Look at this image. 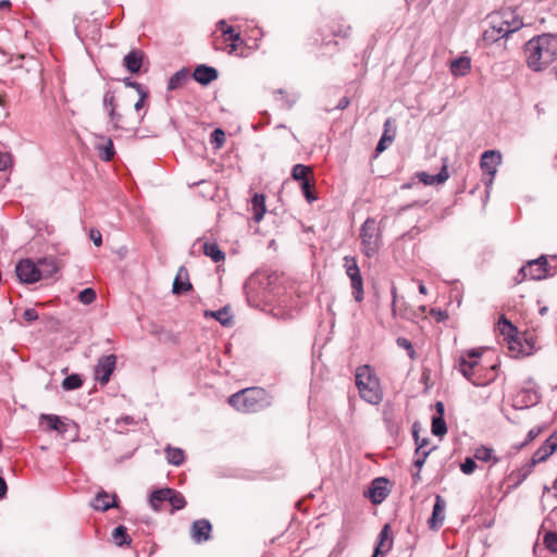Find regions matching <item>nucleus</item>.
<instances>
[{
	"instance_id": "nucleus-15",
	"label": "nucleus",
	"mask_w": 557,
	"mask_h": 557,
	"mask_svg": "<svg viewBox=\"0 0 557 557\" xmlns=\"http://www.w3.org/2000/svg\"><path fill=\"white\" fill-rule=\"evenodd\" d=\"M436 413L432 417L431 431L434 436L442 437L447 433V424L445 421V406L443 401H436L434 405Z\"/></svg>"
},
{
	"instance_id": "nucleus-52",
	"label": "nucleus",
	"mask_w": 557,
	"mask_h": 557,
	"mask_svg": "<svg viewBox=\"0 0 557 557\" xmlns=\"http://www.w3.org/2000/svg\"><path fill=\"white\" fill-rule=\"evenodd\" d=\"M544 444L547 445V447L550 448L553 451L557 449V430L549 435V437L544 442Z\"/></svg>"
},
{
	"instance_id": "nucleus-3",
	"label": "nucleus",
	"mask_w": 557,
	"mask_h": 557,
	"mask_svg": "<svg viewBox=\"0 0 557 557\" xmlns=\"http://www.w3.org/2000/svg\"><path fill=\"white\" fill-rule=\"evenodd\" d=\"M490 18L491 27L484 32L486 40H497L498 38L507 37L523 25L522 20L509 9L493 13L490 15Z\"/></svg>"
},
{
	"instance_id": "nucleus-36",
	"label": "nucleus",
	"mask_w": 557,
	"mask_h": 557,
	"mask_svg": "<svg viewBox=\"0 0 557 557\" xmlns=\"http://www.w3.org/2000/svg\"><path fill=\"white\" fill-rule=\"evenodd\" d=\"M112 537L117 546H123L124 544L131 543L127 529L124 525L116 527L112 533Z\"/></svg>"
},
{
	"instance_id": "nucleus-47",
	"label": "nucleus",
	"mask_w": 557,
	"mask_h": 557,
	"mask_svg": "<svg viewBox=\"0 0 557 557\" xmlns=\"http://www.w3.org/2000/svg\"><path fill=\"white\" fill-rule=\"evenodd\" d=\"M429 314L435 319L436 322L445 321L448 318V314L445 310H441L438 308H431L429 310Z\"/></svg>"
},
{
	"instance_id": "nucleus-54",
	"label": "nucleus",
	"mask_w": 557,
	"mask_h": 557,
	"mask_svg": "<svg viewBox=\"0 0 557 557\" xmlns=\"http://www.w3.org/2000/svg\"><path fill=\"white\" fill-rule=\"evenodd\" d=\"M113 100L114 97L110 92H107L103 98V103L106 108H110L111 114L113 113Z\"/></svg>"
},
{
	"instance_id": "nucleus-26",
	"label": "nucleus",
	"mask_w": 557,
	"mask_h": 557,
	"mask_svg": "<svg viewBox=\"0 0 557 557\" xmlns=\"http://www.w3.org/2000/svg\"><path fill=\"white\" fill-rule=\"evenodd\" d=\"M38 265L39 272H42L41 277H50L60 269V265L54 258L40 259Z\"/></svg>"
},
{
	"instance_id": "nucleus-24",
	"label": "nucleus",
	"mask_w": 557,
	"mask_h": 557,
	"mask_svg": "<svg viewBox=\"0 0 557 557\" xmlns=\"http://www.w3.org/2000/svg\"><path fill=\"white\" fill-rule=\"evenodd\" d=\"M115 506V496L109 495L106 492H99L92 502V507L101 511H106Z\"/></svg>"
},
{
	"instance_id": "nucleus-56",
	"label": "nucleus",
	"mask_w": 557,
	"mask_h": 557,
	"mask_svg": "<svg viewBox=\"0 0 557 557\" xmlns=\"http://www.w3.org/2000/svg\"><path fill=\"white\" fill-rule=\"evenodd\" d=\"M224 131L221 129V128H215L211 135H210V139H223L224 137Z\"/></svg>"
},
{
	"instance_id": "nucleus-51",
	"label": "nucleus",
	"mask_w": 557,
	"mask_h": 557,
	"mask_svg": "<svg viewBox=\"0 0 557 557\" xmlns=\"http://www.w3.org/2000/svg\"><path fill=\"white\" fill-rule=\"evenodd\" d=\"M89 236H90V239L92 240V243L95 244V246H97V247L101 246L102 236L98 230L91 228L89 232Z\"/></svg>"
},
{
	"instance_id": "nucleus-63",
	"label": "nucleus",
	"mask_w": 557,
	"mask_h": 557,
	"mask_svg": "<svg viewBox=\"0 0 557 557\" xmlns=\"http://www.w3.org/2000/svg\"><path fill=\"white\" fill-rule=\"evenodd\" d=\"M228 25L224 20L218 22L216 27L222 32V28H226Z\"/></svg>"
},
{
	"instance_id": "nucleus-4",
	"label": "nucleus",
	"mask_w": 557,
	"mask_h": 557,
	"mask_svg": "<svg viewBox=\"0 0 557 557\" xmlns=\"http://www.w3.org/2000/svg\"><path fill=\"white\" fill-rule=\"evenodd\" d=\"M356 384L360 397L369 404L376 405L383 398L382 388L374 371L369 366L357 369Z\"/></svg>"
},
{
	"instance_id": "nucleus-42",
	"label": "nucleus",
	"mask_w": 557,
	"mask_h": 557,
	"mask_svg": "<svg viewBox=\"0 0 557 557\" xmlns=\"http://www.w3.org/2000/svg\"><path fill=\"white\" fill-rule=\"evenodd\" d=\"M543 543L550 553H557V532H546L543 539Z\"/></svg>"
},
{
	"instance_id": "nucleus-2",
	"label": "nucleus",
	"mask_w": 557,
	"mask_h": 557,
	"mask_svg": "<svg viewBox=\"0 0 557 557\" xmlns=\"http://www.w3.org/2000/svg\"><path fill=\"white\" fill-rule=\"evenodd\" d=\"M481 352L471 349L462 354L458 360L460 373L474 386H485L496 380L499 364H493L488 370L480 366Z\"/></svg>"
},
{
	"instance_id": "nucleus-6",
	"label": "nucleus",
	"mask_w": 557,
	"mask_h": 557,
	"mask_svg": "<svg viewBox=\"0 0 557 557\" xmlns=\"http://www.w3.org/2000/svg\"><path fill=\"white\" fill-rule=\"evenodd\" d=\"M228 404L238 411L253 412L262 409L269 401L264 389L253 387L233 394L228 398Z\"/></svg>"
},
{
	"instance_id": "nucleus-58",
	"label": "nucleus",
	"mask_w": 557,
	"mask_h": 557,
	"mask_svg": "<svg viewBox=\"0 0 557 557\" xmlns=\"http://www.w3.org/2000/svg\"><path fill=\"white\" fill-rule=\"evenodd\" d=\"M139 95H140V97H139L138 101L135 103L136 111H139L144 107V100L147 96V92L143 91V92H139Z\"/></svg>"
},
{
	"instance_id": "nucleus-14",
	"label": "nucleus",
	"mask_w": 557,
	"mask_h": 557,
	"mask_svg": "<svg viewBox=\"0 0 557 557\" xmlns=\"http://www.w3.org/2000/svg\"><path fill=\"white\" fill-rule=\"evenodd\" d=\"M389 482L385 478H376L372 481L371 486L367 492V496L373 504H381L388 495Z\"/></svg>"
},
{
	"instance_id": "nucleus-57",
	"label": "nucleus",
	"mask_w": 557,
	"mask_h": 557,
	"mask_svg": "<svg viewBox=\"0 0 557 557\" xmlns=\"http://www.w3.org/2000/svg\"><path fill=\"white\" fill-rule=\"evenodd\" d=\"M389 141H377V146L375 148V157L387 149Z\"/></svg>"
},
{
	"instance_id": "nucleus-21",
	"label": "nucleus",
	"mask_w": 557,
	"mask_h": 557,
	"mask_svg": "<svg viewBox=\"0 0 557 557\" xmlns=\"http://www.w3.org/2000/svg\"><path fill=\"white\" fill-rule=\"evenodd\" d=\"M449 177L447 165L443 164L441 171L437 174H429L426 172H420V183L426 186L444 184Z\"/></svg>"
},
{
	"instance_id": "nucleus-40",
	"label": "nucleus",
	"mask_w": 557,
	"mask_h": 557,
	"mask_svg": "<svg viewBox=\"0 0 557 557\" xmlns=\"http://www.w3.org/2000/svg\"><path fill=\"white\" fill-rule=\"evenodd\" d=\"M83 381L78 374H72L66 376L62 382V388L65 391H73L79 388Z\"/></svg>"
},
{
	"instance_id": "nucleus-41",
	"label": "nucleus",
	"mask_w": 557,
	"mask_h": 557,
	"mask_svg": "<svg viewBox=\"0 0 557 557\" xmlns=\"http://www.w3.org/2000/svg\"><path fill=\"white\" fill-rule=\"evenodd\" d=\"M168 502L171 504L173 509L180 510L183 509L186 505V502L184 499V496L171 488V496L168 498Z\"/></svg>"
},
{
	"instance_id": "nucleus-50",
	"label": "nucleus",
	"mask_w": 557,
	"mask_h": 557,
	"mask_svg": "<svg viewBox=\"0 0 557 557\" xmlns=\"http://www.w3.org/2000/svg\"><path fill=\"white\" fill-rule=\"evenodd\" d=\"M12 164V158L9 153L0 152V171L5 170Z\"/></svg>"
},
{
	"instance_id": "nucleus-32",
	"label": "nucleus",
	"mask_w": 557,
	"mask_h": 557,
	"mask_svg": "<svg viewBox=\"0 0 557 557\" xmlns=\"http://www.w3.org/2000/svg\"><path fill=\"white\" fill-rule=\"evenodd\" d=\"M554 451L547 447L544 443L534 451L530 459L531 466H536L540 462L545 461Z\"/></svg>"
},
{
	"instance_id": "nucleus-33",
	"label": "nucleus",
	"mask_w": 557,
	"mask_h": 557,
	"mask_svg": "<svg viewBox=\"0 0 557 557\" xmlns=\"http://www.w3.org/2000/svg\"><path fill=\"white\" fill-rule=\"evenodd\" d=\"M166 459L171 465L180 466L184 462V451L181 448L168 446L165 448Z\"/></svg>"
},
{
	"instance_id": "nucleus-59",
	"label": "nucleus",
	"mask_w": 557,
	"mask_h": 557,
	"mask_svg": "<svg viewBox=\"0 0 557 557\" xmlns=\"http://www.w3.org/2000/svg\"><path fill=\"white\" fill-rule=\"evenodd\" d=\"M7 483L3 478L0 476V498H3L7 494Z\"/></svg>"
},
{
	"instance_id": "nucleus-12",
	"label": "nucleus",
	"mask_w": 557,
	"mask_h": 557,
	"mask_svg": "<svg viewBox=\"0 0 557 557\" xmlns=\"http://www.w3.org/2000/svg\"><path fill=\"white\" fill-rule=\"evenodd\" d=\"M116 357L114 355H107L99 358L95 367V380L102 385L110 381V376L115 369Z\"/></svg>"
},
{
	"instance_id": "nucleus-61",
	"label": "nucleus",
	"mask_w": 557,
	"mask_h": 557,
	"mask_svg": "<svg viewBox=\"0 0 557 557\" xmlns=\"http://www.w3.org/2000/svg\"><path fill=\"white\" fill-rule=\"evenodd\" d=\"M348 104H349V100H348V98L344 97V98H342V99L339 100V102H338V104H337V108H338V109H341V110H343V109L347 108V107H348Z\"/></svg>"
},
{
	"instance_id": "nucleus-1",
	"label": "nucleus",
	"mask_w": 557,
	"mask_h": 557,
	"mask_svg": "<svg viewBox=\"0 0 557 557\" xmlns=\"http://www.w3.org/2000/svg\"><path fill=\"white\" fill-rule=\"evenodd\" d=\"M525 62L533 72H543L557 59V37L552 34L534 36L524 45Z\"/></svg>"
},
{
	"instance_id": "nucleus-48",
	"label": "nucleus",
	"mask_w": 557,
	"mask_h": 557,
	"mask_svg": "<svg viewBox=\"0 0 557 557\" xmlns=\"http://www.w3.org/2000/svg\"><path fill=\"white\" fill-rule=\"evenodd\" d=\"M300 186H301V190L304 193V196L306 197L308 202H312V201H314L317 199V197L311 191V185H310L309 181H306V182L301 183Z\"/></svg>"
},
{
	"instance_id": "nucleus-13",
	"label": "nucleus",
	"mask_w": 557,
	"mask_h": 557,
	"mask_svg": "<svg viewBox=\"0 0 557 557\" xmlns=\"http://www.w3.org/2000/svg\"><path fill=\"white\" fill-rule=\"evenodd\" d=\"M541 399L540 393L534 387H523L513 400L516 409H527L535 406Z\"/></svg>"
},
{
	"instance_id": "nucleus-19",
	"label": "nucleus",
	"mask_w": 557,
	"mask_h": 557,
	"mask_svg": "<svg viewBox=\"0 0 557 557\" xmlns=\"http://www.w3.org/2000/svg\"><path fill=\"white\" fill-rule=\"evenodd\" d=\"M191 289V284L189 282V276L186 268L181 267L177 271V274L174 278L172 285V292L175 295H181Z\"/></svg>"
},
{
	"instance_id": "nucleus-53",
	"label": "nucleus",
	"mask_w": 557,
	"mask_h": 557,
	"mask_svg": "<svg viewBox=\"0 0 557 557\" xmlns=\"http://www.w3.org/2000/svg\"><path fill=\"white\" fill-rule=\"evenodd\" d=\"M23 317L26 321L33 322L38 319V313L35 309L28 308L24 311Z\"/></svg>"
},
{
	"instance_id": "nucleus-30",
	"label": "nucleus",
	"mask_w": 557,
	"mask_h": 557,
	"mask_svg": "<svg viewBox=\"0 0 557 557\" xmlns=\"http://www.w3.org/2000/svg\"><path fill=\"white\" fill-rule=\"evenodd\" d=\"M171 496V488H161L158 491H154L149 499L150 506L154 510H159L160 506L163 502L168 500V498Z\"/></svg>"
},
{
	"instance_id": "nucleus-35",
	"label": "nucleus",
	"mask_w": 557,
	"mask_h": 557,
	"mask_svg": "<svg viewBox=\"0 0 557 557\" xmlns=\"http://www.w3.org/2000/svg\"><path fill=\"white\" fill-rule=\"evenodd\" d=\"M533 466H531L530 462H527L523 465L519 470L513 471L511 473L512 478H516V482L513 484V487H518L532 472Z\"/></svg>"
},
{
	"instance_id": "nucleus-9",
	"label": "nucleus",
	"mask_w": 557,
	"mask_h": 557,
	"mask_svg": "<svg viewBox=\"0 0 557 557\" xmlns=\"http://www.w3.org/2000/svg\"><path fill=\"white\" fill-rule=\"evenodd\" d=\"M344 267L346 269V274L349 276L351 282L354 297L357 301H361L363 299V283L356 259L354 257L346 256L344 258Z\"/></svg>"
},
{
	"instance_id": "nucleus-20",
	"label": "nucleus",
	"mask_w": 557,
	"mask_h": 557,
	"mask_svg": "<svg viewBox=\"0 0 557 557\" xmlns=\"http://www.w3.org/2000/svg\"><path fill=\"white\" fill-rule=\"evenodd\" d=\"M193 76L196 82L207 85L218 78V71L214 67L201 64L195 69Z\"/></svg>"
},
{
	"instance_id": "nucleus-49",
	"label": "nucleus",
	"mask_w": 557,
	"mask_h": 557,
	"mask_svg": "<svg viewBox=\"0 0 557 557\" xmlns=\"http://www.w3.org/2000/svg\"><path fill=\"white\" fill-rule=\"evenodd\" d=\"M542 432V426H535V428H532L528 434H527V437L524 440V442L527 444L531 443L532 441H534Z\"/></svg>"
},
{
	"instance_id": "nucleus-64",
	"label": "nucleus",
	"mask_w": 557,
	"mask_h": 557,
	"mask_svg": "<svg viewBox=\"0 0 557 557\" xmlns=\"http://www.w3.org/2000/svg\"><path fill=\"white\" fill-rule=\"evenodd\" d=\"M121 421H124L126 424H132L134 422L133 418L132 417H125V418H122L121 420H117V424L121 422Z\"/></svg>"
},
{
	"instance_id": "nucleus-62",
	"label": "nucleus",
	"mask_w": 557,
	"mask_h": 557,
	"mask_svg": "<svg viewBox=\"0 0 557 557\" xmlns=\"http://www.w3.org/2000/svg\"><path fill=\"white\" fill-rule=\"evenodd\" d=\"M11 2L9 0H0V10L10 9Z\"/></svg>"
},
{
	"instance_id": "nucleus-43",
	"label": "nucleus",
	"mask_w": 557,
	"mask_h": 557,
	"mask_svg": "<svg viewBox=\"0 0 557 557\" xmlns=\"http://www.w3.org/2000/svg\"><path fill=\"white\" fill-rule=\"evenodd\" d=\"M275 99L277 101H282V106L289 109L296 102L297 97L294 95L292 97H288L286 92L283 89H278L274 92Z\"/></svg>"
},
{
	"instance_id": "nucleus-46",
	"label": "nucleus",
	"mask_w": 557,
	"mask_h": 557,
	"mask_svg": "<svg viewBox=\"0 0 557 557\" xmlns=\"http://www.w3.org/2000/svg\"><path fill=\"white\" fill-rule=\"evenodd\" d=\"M476 468L475 460L471 457H467L463 462L460 463V470L463 474H471Z\"/></svg>"
},
{
	"instance_id": "nucleus-34",
	"label": "nucleus",
	"mask_w": 557,
	"mask_h": 557,
	"mask_svg": "<svg viewBox=\"0 0 557 557\" xmlns=\"http://www.w3.org/2000/svg\"><path fill=\"white\" fill-rule=\"evenodd\" d=\"M474 457L484 462L493 460V463H497L499 459L493 456V449L486 446H480L475 449Z\"/></svg>"
},
{
	"instance_id": "nucleus-45",
	"label": "nucleus",
	"mask_w": 557,
	"mask_h": 557,
	"mask_svg": "<svg viewBox=\"0 0 557 557\" xmlns=\"http://www.w3.org/2000/svg\"><path fill=\"white\" fill-rule=\"evenodd\" d=\"M398 347L405 349L408 356L413 359L416 356V350L411 342L405 337H398L396 341Z\"/></svg>"
},
{
	"instance_id": "nucleus-22",
	"label": "nucleus",
	"mask_w": 557,
	"mask_h": 557,
	"mask_svg": "<svg viewBox=\"0 0 557 557\" xmlns=\"http://www.w3.org/2000/svg\"><path fill=\"white\" fill-rule=\"evenodd\" d=\"M471 69V59L467 55H460L450 61L449 70L456 77L465 76Z\"/></svg>"
},
{
	"instance_id": "nucleus-8",
	"label": "nucleus",
	"mask_w": 557,
	"mask_h": 557,
	"mask_svg": "<svg viewBox=\"0 0 557 557\" xmlns=\"http://www.w3.org/2000/svg\"><path fill=\"white\" fill-rule=\"evenodd\" d=\"M361 249L367 257L374 256L381 244L380 231L373 219H367L360 230Z\"/></svg>"
},
{
	"instance_id": "nucleus-23",
	"label": "nucleus",
	"mask_w": 557,
	"mask_h": 557,
	"mask_svg": "<svg viewBox=\"0 0 557 557\" xmlns=\"http://www.w3.org/2000/svg\"><path fill=\"white\" fill-rule=\"evenodd\" d=\"M144 54L139 50H132L124 58V65L131 73H138L143 65Z\"/></svg>"
},
{
	"instance_id": "nucleus-7",
	"label": "nucleus",
	"mask_w": 557,
	"mask_h": 557,
	"mask_svg": "<svg viewBox=\"0 0 557 557\" xmlns=\"http://www.w3.org/2000/svg\"><path fill=\"white\" fill-rule=\"evenodd\" d=\"M556 273V268L553 269L547 261L546 256H540L536 259L528 261L520 268L516 282L521 283L524 280L540 281L553 276Z\"/></svg>"
},
{
	"instance_id": "nucleus-38",
	"label": "nucleus",
	"mask_w": 557,
	"mask_h": 557,
	"mask_svg": "<svg viewBox=\"0 0 557 557\" xmlns=\"http://www.w3.org/2000/svg\"><path fill=\"white\" fill-rule=\"evenodd\" d=\"M222 35L225 40L232 41L230 52H234L237 49V42L240 41V34L235 32L233 26H227L226 28H222Z\"/></svg>"
},
{
	"instance_id": "nucleus-16",
	"label": "nucleus",
	"mask_w": 557,
	"mask_h": 557,
	"mask_svg": "<svg viewBox=\"0 0 557 557\" xmlns=\"http://www.w3.org/2000/svg\"><path fill=\"white\" fill-rule=\"evenodd\" d=\"M445 507L446 503L444 498L440 495H436L432 516L428 520V525L431 530L436 531L442 527L445 519Z\"/></svg>"
},
{
	"instance_id": "nucleus-39",
	"label": "nucleus",
	"mask_w": 557,
	"mask_h": 557,
	"mask_svg": "<svg viewBox=\"0 0 557 557\" xmlns=\"http://www.w3.org/2000/svg\"><path fill=\"white\" fill-rule=\"evenodd\" d=\"M311 172L310 166L304 165V164H296L293 168L292 176L294 180L299 181L300 183H304L308 180V174Z\"/></svg>"
},
{
	"instance_id": "nucleus-25",
	"label": "nucleus",
	"mask_w": 557,
	"mask_h": 557,
	"mask_svg": "<svg viewBox=\"0 0 557 557\" xmlns=\"http://www.w3.org/2000/svg\"><path fill=\"white\" fill-rule=\"evenodd\" d=\"M251 211L253 213V220L258 223L260 222L265 212V197L263 194H255L251 199Z\"/></svg>"
},
{
	"instance_id": "nucleus-27",
	"label": "nucleus",
	"mask_w": 557,
	"mask_h": 557,
	"mask_svg": "<svg viewBox=\"0 0 557 557\" xmlns=\"http://www.w3.org/2000/svg\"><path fill=\"white\" fill-rule=\"evenodd\" d=\"M188 81V71L182 69L173 74L168 82V90H175L183 87Z\"/></svg>"
},
{
	"instance_id": "nucleus-28",
	"label": "nucleus",
	"mask_w": 557,
	"mask_h": 557,
	"mask_svg": "<svg viewBox=\"0 0 557 557\" xmlns=\"http://www.w3.org/2000/svg\"><path fill=\"white\" fill-rule=\"evenodd\" d=\"M206 317H212L218 320L223 326H230L233 323V317L230 313L227 307H224L216 311H206Z\"/></svg>"
},
{
	"instance_id": "nucleus-18",
	"label": "nucleus",
	"mask_w": 557,
	"mask_h": 557,
	"mask_svg": "<svg viewBox=\"0 0 557 557\" xmlns=\"http://www.w3.org/2000/svg\"><path fill=\"white\" fill-rule=\"evenodd\" d=\"M211 523L206 519L196 520L191 527V539L196 543H202L210 539Z\"/></svg>"
},
{
	"instance_id": "nucleus-5",
	"label": "nucleus",
	"mask_w": 557,
	"mask_h": 557,
	"mask_svg": "<svg viewBox=\"0 0 557 557\" xmlns=\"http://www.w3.org/2000/svg\"><path fill=\"white\" fill-rule=\"evenodd\" d=\"M498 330L507 343L511 357L530 356L533 352L534 344L532 341L522 343L518 329L505 317L502 315L498 321Z\"/></svg>"
},
{
	"instance_id": "nucleus-44",
	"label": "nucleus",
	"mask_w": 557,
	"mask_h": 557,
	"mask_svg": "<svg viewBox=\"0 0 557 557\" xmlns=\"http://www.w3.org/2000/svg\"><path fill=\"white\" fill-rule=\"evenodd\" d=\"M78 299L84 305H90L96 299V292L92 288H85L79 293Z\"/></svg>"
},
{
	"instance_id": "nucleus-37",
	"label": "nucleus",
	"mask_w": 557,
	"mask_h": 557,
	"mask_svg": "<svg viewBox=\"0 0 557 557\" xmlns=\"http://www.w3.org/2000/svg\"><path fill=\"white\" fill-rule=\"evenodd\" d=\"M40 420L47 421L48 428L58 432H65L64 423L55 414H41Z\"/></svg>"
},
{
	"instance_id": "nucleus-29",
	"label": "nucleus",
	"mask_w": 557,
	"mask_h": 557,
	"mask_svg": "<svg viewBox=\"0 0 557 557\" xmlns=\"http://www.w3.org/2000/svg\"><path fill=\"white\" fill-rule=\"evenodd\" d=\"M95 150L98 157L104 161L111 160L115 153L113 141H100L96 145Z\"/></svg>"
},
{
	"instance_id": "nucleus-55",
	"label": "nucleus",
	"mask_w": 557,
	"mask_h": 557,
	"mask_svg": "<svg viewBox=\"0 0 557 557\" xmlns=\"http://www.w3.org/2000/svg\"><path fill=\"white\" fill-rule=\"evenodd\" d=\"M124 84H125L126 86H128V87H133V88H135V89L138 91V94H139V92L145 91V90H144V88H143V86H141L139 83L134 82V81H132L131 78H125V79H124Z\"/></svg>"
},
{
	"instance_id": "nucleus-11",
	"label": "nucleus",
	"mask_w": 557,
	"mask_h": 557,
	"mask_svg": "<svg viewBox=\"0 0 557 557\" xmlns=\"http://www.w3.org/2000/svg\"><path fill=\"white\" fill-rule=\"evenodd\" d=\"M18 280L26 284L36 283L41 278L42 272H39L38 265L30 259L20 261L15 267Z\"/></svg>"
},
{
	"instance_id": "nucleus-60",
	"label": "nucleus",
	"mask_w": 557,
	"mask_h": 557,
	"mask_svg": "<svg viewBox=\"0 0 557 557\" xmlns=\"http://www.w3.org/2000/svg\"><path fill=\"white\" fill-rule=\"evenodd\" d=\"M411 434H412V438H413L414 443L418 445V436H419V433H418V422H413L412 423Z\"/></svg>"
},
{
	"instance_id": "nucleus-10",
	"label": "nucleus",
	"mask_w": 557,
	"mask_h": 557,
	"mask_svg": "<svg viewBox=\"0 0 557 557\" xmlns=\"http://www.w3.org/2000/svg\"><path fill=\"white\" fill-rule=\"evenodd\" d=\"M500 161L502 154L496 150H486L481 156L480 166L482 172L488 176L487 178L483 180L487 189L493 184V178L497 172V166L500 164Z\"/></svg>"
},
{
	"instance_id": "nucleus-17",
	"label": "nucleus",
	"mask_w": 557,
	"mask_h": 557,
	"mask_svg": "<svg viewBox=\"0 0 557 557\" xmlns=\"http://www.w3.org/2000/svg\"><path fill=\"white\" fill-rule=\"evenodd\" d=\"M393 546V539L389 535V525L384 524L377 536V543L372 557H384Z\"/></svg>"
},
{
	"instance_id": "nucleus-31",
	"label": "nucleus",
	"mask_w": 557,
	"mask_h": 557,
	"mask_svg": "<svg viewBox=\"0 0 557 557\" xmlns=\"http://www.w3.org/2000/svg\"><path fill=\"white\" fill-rule=\"evenodd\" d=\"M203 253L207 257H210L214 262L222 261L225 258L224 252L219 248V246L215 243H205Z\"/></svg>"
}]
</instances>
